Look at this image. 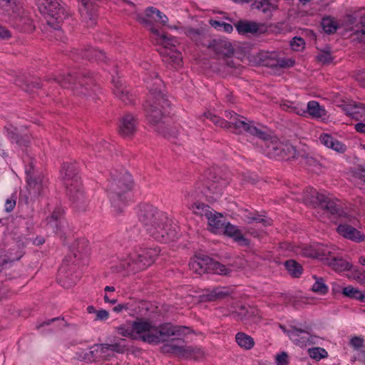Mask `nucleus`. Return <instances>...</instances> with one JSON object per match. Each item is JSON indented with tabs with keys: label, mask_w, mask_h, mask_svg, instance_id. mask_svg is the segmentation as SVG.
<instances>
[{
	"label": "nucleus",
	"mask_w": 365,
	"mask_h": 365,
	"mask_svg": "<svg viewBox=\"0 0 365 365\" xmlns=\"http://www.w3.org/2000/svg\"><path fill=\"white\" fill-rule=\"evenodd\" d=\"M138 215L146 232L157 240L167 242L177 238V226L166 213L150 205H143L140 206Z\"/></svg>",
	"instance_id": "1"
},
{
	"label": "nucleus",
	"mask_w": 365,
	"mask_h": 365,
	"mask_svg": "<svg viewBox=\"0 0 365 365\" xmlns=\"http://www.w3.org/2000/svg\"><path fill=\"white\" fill-rule=\"evenodd\" d=\"M134 339L142 340L150 344H158L168 341L171 336H179L185 327H176L166 324L156 327L148 320L138 318L133 321Z\"/></svg>",
	"instance_id": "2"
},
{
	"label": "nucleus",
	"mask_w": 365,
	"mask_h": 365,
	"mask_svg": "<svg viewBox=\"0 0 365 365\" xmlns=\"http://www.w3.org/2000/svg\"><path fill=\"white\" fill-rule=\"evenodd\" d=\"M150 78L153 79V83L149 82V78H145V81L148 83L151 97L146 101L144 108L148 122L155 125L162 120L168 112L167 108L169 107V103L163 93L162 81L155 72L150 73Z\"/></svg>",
	"instance_id": "3"
},
{
	"label": "nucleus",
	"mask_w": 365,
	"mask_h": 365,
	"mask_svg": "<svg viewBox=\"0 0 365 365\" xmlns=\"http://www.w3.org/2000/svg\"><path fill=\"white\" fill-rule=\"evenodd\" d=\"M135 19L137 21L148 27L151 34L153 40L160 45L167 47L169 45L175 46L177 43V39L174 37H169L164 34H161L159 30L153 26V22L162 24L163 26H168L170 29H178L175 26H168V16L160 11L155 7L150 6L146 9L144 14L135 13Z\"/></svg>",
	"instance_id": "4"
},
{
	"label": "nucleus",
	"mask_w": 365,
	"mask_h": 365,
	"mask_svg": "<svg viewBox=\"0 0 365 365\" xmlns=\"http://www.w3.org/2000/svg\"><path fill=\"white\" fill-rule=\"evenodd\" d=\"M226 118L229 120L227 121L220 118L211 113H205V117L212 121L216 125L231 129L236 133H248L259 138H266V132L261 128L255 125L252 121H247V119L243 116H240L234 111H226Z\"/></svg>",
	"instance_id": "5"
},
{
	"label": "nucleus",
	"mask_w": 365,
	"mask_h": 365,
	"mask_svg": "<svg viewBox=\"0 0 365 365\" xmlns=\"http://www.w3.org/2000/svg\"><path fill=\"white\" fill-rule=\"evenodd\" d=\"M133 184L132 177L126 171L115 175L109 182L108 196L113 211L116 215L123 212L126 205V195L133 187Z\"/></svg>",
	"instance_id": "6"
},
{
	"label": "nucleus",
	"mask_w": 365,
	"mask_h": 365,
	"mask_svg": "<svg viewBox=\"0 0 365 365\" xmlns=\"http://www.w3.org/2000/svg\"><path fill=\"white\" fill-rule=\"evenodd\" d=\"M61 176L63 178L67 195L71 200L78 209L84 210L87 205L88 200L83 190H81V184L79 178L77 176L76 165L64 163L61 170Z\"/></svg>",
	"instance_id": "7"
},
{
	"label": "nucleus",
	"mask_w": 365,
	"mask_h": 365,
	"mask_svg": "<svg viewBox=\"0 0 365 365\" xmlns=\"http://www.w3.org/2000/svg\"><path fill=\"white\" fill-rule=\"evenodd\" d=\"M39 11L47 15V23L55 30L56 36L61 37L60 23L67 16L66 9L58 0H36Z\"/></svg>",
	"instance_id": "8"
},
{
	"label": "nucleus",
	"mask_w": 365,
	"mask_h": 365,
	"mask_svg": "<svg viewBox=\"0 0 365 365\" xmlns=\"http://www.w3.org/2000/svg\"><path fill=\"white\" fill-rule=\"evenodd\" d=\"M159 254L160 250L157 247L140 249L130 253L121 265L123 269L130 268L132 271L138 272L153 264Z\"/></svg>",
	"instance_id": "9"
},
{
	"label": "nucleus",
	"mask_w": 365,
	"mask_h": 365,
	"mask_svg": "<svg viewBox=\"0 0 365 365\" xmlns=\"http://www.w3.org/2000/svg\"><path fill=\"white\" fill-rule=\"evenodd\" d=\"M190 269L202 274L205 272H213L221 275H227L231 269L225 265L210 259L208 257H195L189 263Z\"/></svg>",
	"instance_id": "10"
},
{
	"label": "nucleus",
	"mask_w": 365,
	"mask_h": 365,
	"mask_svg": "<svg viewBox=\"0 0 365 365\" xmlns=\"http://www.w3.org/2000/svg\"><path fill=\"white\" fill-rule=\"evenodd\" d=\"M265 147V153L269 158H289L295 154L294 148L289 145L284 144L277 137L269 136L266 133V138H260Z\"/></svg>",
	"instance_id": "11"
},
{
	"label": "nucleus",
	"mask_w": 365,
	"mask_h": 365,
	"mask_svg": "<svg viewBox=\"0 0 365 365\" xmlns=\"http://www.w3.org/2000/svg\"><path fill=\"white\" fill-rule=\"evenodd\" d=\"M56 81L64 88L73 90L77 95H86L88 93V88L84 86H90L93 84L91 78L86 77L73 76L68 73L66 76H58Z\"/></svg>",
	"instance_id": "12"
},
{
	"label": "nucleus",
	"mask_w": 365,
	"mask_h": 365,
	"mask_svg": "<svg viewBox=\"0 0 365 365\" xmlns=\"http://www.w3.org/2000/svg\"><path fill=\"white\" fill-rule=\"evenodd\" d=\"M227 185V182L225 179L215 175L210 176L207 179L205 189L199 191L196 190L190 197L195 196L197 197L202 194L205 195L206 197L216 200L221 195L223 188Z\"/></svg>",
	"instance_id": "13"
},
{
	"label": "nucleus",
	"mask_w": 365,
	"mask_h": 365,
	"mask_svg": "<svg viewBox=\"0 0 365 365\" xmlns=\"http://www.w3.org/2000/svg\"><path fill=\"white\" fill-rule=\"evenodd\" d=\"M11 21L13 26L21 32L29 33L35 29L29 12L21 7L17 9Z\"/></svg>",
	"instance_id": "14"
},
{
	"label": "nucleus",
	"mask_w": 365,
	"mask_h": 365,
	"mask_svg": "<svg viewBox=\"0 0 365 365\" xmlns=\"http://www.w3.org/2000/svg\"><path fill=\"white\" fill-rule=\"evenodd\" d=\"M312 197L315 199L312 200L313 202H318L323 209L327 210L332 215L341 216L343 211L341 210L338 201L332 200L329 197L318 192L316 190L312 189Z\"/></svg>",
	"instance_id": "15"
},
{
	"label": "nucleus",
	"mask_w": 365,
	"mask_h": 365,
	"mask_svg": "<svg viewBox=\"0 0 365 365\" xmlns=\"http://www.w3.org/2000/svg\"><path fill=\"white\" fill-rule=\"evenodd\" d=\"M289 339L297 346L304 347L314 344V338L308 332L302 329H292L289 331H284Z\"/></svg>",
	"instance_id": "16"
},
{
	"label": "nucleus",
	"mask_w": 365,
	"mask_h": 365,
	"mask_svg": "<svg viewBox=\"0 0 365 365\" xmlns=\"http://www.w3.org/2000/svg\"><path fill=\"white\" fill-rule=\"evenodd\" d=\"M26 182L30 195L34 196L39 195L43 189V180L41 176H36L31 172V168L26 170Z\"/></svg>",
	"instance_id": "17"
},
{
	"label": "nucleus",
	"mask_w": 365,
	"mask_h": 365,
	"mask_svg": "<svg viewBox=\"0 0 365 365\" xmlns=\"http://www.w3.org/2000/svg\"><path fill=\"white\" fill-rule=\"evenodd\" d=\"M178 343L179 341H171L169 344H165L163 347V351L184 358H189L192 356L194 350L192 347L179 344Z\"/></svg>",
	"instance_id": "18"
},
{
	"label": "nucleus",
	"mask_w": 365,
	"mask_h": 365,
	"mask_svg": "<svg viewBox=\"0 0 365 365\" xmlns=\"http://www.w3.org/2000/svg\"><path fill=\"white\" fill-rule=\"evenodd\" d=\"M309 116L316 120L325 121L328 119L327 112L324 107L316 101H309L306 106V117Z\"/></svg>",
	"instance_id": "19"
},
{
	"label": "nucleus",
	"mask_w": 365,
	"mask_h": 365,
	"mask_svg": "<svg viewBox=\"0 0 365 365\" xmlns=\"http://www.w3.org/2000/svg\"><path fill=\"white\" fill-rule=\"evenodd\" d=\"M331 253L329 249L320 243H313L309 246H305L302 250V254L306 257L317 258L325 257Z\"/></svg>",
	"instance_id": "20"
},
{
	"label": "nucleus",
	"mask_w": 365,
	"mask_h": 365,
	"mask_svg": "<svg viewBox=\"0 0 365 365\" xmlns=\"http://www.w3.org/2000/svg\"><path fill=\"white\" fill-rule=\"evenodd\" d=\"M137 120L130 113L125 114L119 124V133L123 136H130L136 130Z\"/></svg>",
	"instance_id": "21"
},
{
	"label": "nucleus",
	"mask_w": 365,
	"mask_h": 365,
	"mask_svg": "<svg viewBox=\"0 0 365 365\" xmlns=\"http://www.w3.org/2000/svg\"><path fill=\"white\" fill-rule=\"evenodd\" d=\"M337 232L344 237L356 242H361L365 239L364 235L356 228L346 224L339 225L337 227Z\"/></svg>",
	"instance_id": "22"
},
{
	"label": "nucleus",
	"mask_w": 365,
	"mask_h": 365,
	"mask_svg": "<svg viewBox=\"0 0 365 365\" xmlns=\"http://www.w3.org/2000/svg\"><path fill=\"white\" fill-rule=\"evenodd\" d=\"M177 43L178 42L175 46L169 45L167 47L163 46L166 50L163 53V61L174 68H178L182 66V57L181 53L172 49V48L175 47Z\"/></svg>",
	"instance_id": "23"
},
{
	"label": "nucleus",
	"mask_w": 365,
	"mask_h": 365,
	"mask_svg": "<svg viewBox=\"0 0 365 365\" xmlns=\"http://www.w3.org/2000/svg\"><path fill=\"white\" fill-rule=\"evenodd\" d=\"M221 232H224L227 236L232 237L241 246H248L250 245L249 240L242 235L241 231L236 226L229 222H224V227Z\"/></svg>",
	"instance_id": "24"
},
{
	"label": "nucleus",
	"mask_w": 365,
	"mask_h": 365,
	"mask_svg": "<svg viewBox=\"0 0 365 365\" xmlns=\"http://www.w3.org/2000/svg\"><path fill=\"white\" fill-rule=\"evenodd\" d=\"M115 95L125 104L133 103L135 101V96L130 93L128 88L123 85L120 80H113Z\"/></svg>",
	"instance_id": "25"
},
{
	"label": "nucleus",
	"mask_w": 365,
	"mask_h": 365,
	"mask_svg": "<svg viewBox=\"0 0 365 365\" xmlns=\"http://www.w3.org/2000/svg\"><path fill=\"white\" fill-rule=\"evenodd\" d=\"M344 110L346 115L355 118L358 120H365V105L362 103H357L356 102H351L348 104L344 105Z\"/></svg>",
	"instance_id": "26"
},
{
	"label": "nucleus",
	"mask_w": 365,
	"mask_h": 365,
	"mask_svg": "<svg viewBox=\"0 0 365 365\" xmlns=\"http://www.w3.org/2000/svg\"><path fill=\"white\" fill-rule=\"evenodd\" d=\"M319 140L322 145L338 153H344L346 150V145L329 133L321 134Z\"/></svg>",
	"instance_id": "27"
},
{
	"label": "nucleus",
	"mask_w": 365,
	"mask_h": 365,
	"mask_svg": "<svg viewBox=\"0 0 365 365\" xmlns=\"http://www.w3.org/2000/svg\"><path fill=\"white\" fill-rule=\"evenodd\" d=\"M207 215L208 216L206 219L207 220L210 230L215 233L221 232L225 222L223 216L218 212H213V210L210 213H207Z\"/></svg>",
	"instance_id": "28"
},
{
	"label": "nucleus",
	"mask_w": 365,
	"mask_h": 365,
	"mask_svg": "<svg viewBox=\"0 0 365 365\" xmlns=\"http://www.w3.org/2000/svg\"><path fill=\"white\" fill-rule=\"evenodd\" d=\"M240 34H256L259 31V24L254 21H240L235 24Z\"/></svg>",
	"instance_id": "29"
},
{
	"label": "nucleus",
	"mask_w": 365,
	"mask_h": 365,
	"mask_svg": "<svg viewBox=\"0 0 365 365\" xmlns=\"http://www.w3.org/2000/svg\"><path fill=\"white\" fill-rule=\"evenodd\" d=\"M282 110L306 117V107L302 103L286 101L280 104Z\"/></svg>",
	"instance_id": "30"
},
{
	"label": "nucleus",
	"mask_w": 365,
	"mask_h": 365,
	"mask_svg": "<svg viewBox=\"0 0 365 365\" xmlns=\"http://www.w3.org/2000/svg\"><path fill=\"white\" fill-rule=\"evenodd\" d=\"M94 350L93 351L100 352L103 354L107 351H112L117 353H123L125 350V346L118 343L114 344H96L93 347Z\"/></svg>",
	"instance_id": "31"
},
{
	"label": "nucleus",
	"mask_w": 365,
	"mask_h": 365,
	"mask_svg": "<svg viewBox=\"0 0 365 365\" xmlns=\"http://www.w3.org/2000/svg\"><path fill=\"white\" fill-rule=\"evenodd\" d=\"M4 130L6 136L11 140L12 142H16L20 146H27L29 140L24 138H19L16 128L12 125L9 124L4 127Z\"/></svg>",
	"instance_id": "32"
},
{
	"label": "nucleus",
	"mask_w": 365,
	"mask_h": 365,
	"mask_svg": "<svg viewBox=\"0 0 365 365\" xmlns=\"http://www.w3.org/2000/svg\"><path fill=\"white\" fill-rule=\"evenodd\" d=\"M214 49L217 54L224 57L233 53V48L231 43L225 40H219L215 42Z\"/></svg>",
	"instance_id": "33"
},
{
	"label": "nucleus",
	"mask_w": 365,
	"mask_h": 365,
	"mask_svg": "<svg viewBox=\"0 0 365 365\" xmlns=\"http://www.w3.org/2000/svg\"><path fill=\"white\" fill-rule=\"evenodd\" d=\"M235 339L237 344L245 349H250L254 346V339L243 332L237 333Z\"/></svg>",
	"instance_id": "34"
},
{
	"label": "nucleus",
	"mask_w": 365,
	"mask_h": 365,
	"mask_svg": "<svg viewBox=\"0 0 365 365\" xmlns=\"http://www.w3.org/2000/svg\"><path fill=\"white\" fill-rule=\"evenodd\" d=\"M18 8L19 7L15 4L14 0H0V9L5 15L11 18L17 12Z\"/></svg>",
	"instance_id": "35"
},
{
	"label": "nucleus",
	"mask_w": 365,
	"mask_h": 365,
	"mask_svg": "<svg viewBox=\"0 0 365 365\" xmlns=\"http://www.w3.org/2000/svg\"><path fill=\"white\" fill-rule=\"evenodd\" d=\"M189 207L195 214L205 216L206 218L208 216L207 213H210L212 211V209L208 205L200 202L190 203Z\"/></svg>",
	"instance_id": "36"
},
{
	"label": "nucleus",
	"mask_w": 365,
	"mask_h": 365,
	"mask_svg": "<svg viewBox=\"0 0 365 365\" xmlns=\"http://www.w3.org/2000/svg\"><path fill=\"white\" fill-rule=\"evenodd\" d=\"M342 293L346 297L358 299L361 302H364L365 295L362 292L352 286H347L343 289Z\"/></svg>",
	"instance_id": "37"
},
{
	"label": "nucleus",
	"mask_w": 365,
	"mask_h": 365,
	"mask_svg": "<svg viewBox=\"0 0 365 365\" xmlns=\"http://www.w3.org/2000/svg\"><path fill=\"white\" fill-rule=\"evenodd\" d=\"M81 56L83 58L96 59L98 61H104L106 58L103 52L93 48H88L83 51Z\"/></svg>",
	"instance_id": "38"
},
{
	"label": "nucleus",
	"mask_w": 365,
	"mask_h": 365,
	"mask_svg": "<svg viewBox=\"0 0 365 365\" xmlns=\"http://www.w3.org/2000/svg\"><path fill=\"white\" fill-rule=\"evenodd\" d=\"M285 267L289 273L294 277H299L302 273V267L294 260H287Z\"/></svg>",
	"instance_id": "39"
},
{
	"label": "nucleus",
	"mask_w": 365,
	"mask_h": 365,
	"mask_svg": "<svg viewBox=\"0 0 365 365\" xmlns=\"http://www.w3.org/2000/svg\"><path fill=\"white\" fill-rule=\"evenodd\" d=\"M117 331L123 336L134 339L133 322L119 326L117 328Z\"/></svg>",
	"instance_id": "40"
},
{
	"label": "nucleus",
	"mask_w": 365,
	"mask_h": 365,
	"mask_svg": "<svg viewBox=\"0 0 365 365\" xmlns=\"http://www.w3.org/2000/svg\"><path fill=\"white\" fill-rule=\"evenodd\" d=\"M331 265L338 272L349 270L351 267V264L343 259H334Z\"/></svg>",
	"instance_id": "41"
},
{
	"label": "nucleus",
	"mask_w": 365,
	"mask_h": 365,
	"mask_svg": "<svg viewBox=\"0 0 365 365\" xmlns=\"http://www.w3.org/2000/svg\"><path fill=\"white\" fill-rule=\"evenodd\" d=\"M252 8L262 11L264 14H270L272 6L267 0H258L252 4Z\"/></svg>",
	"instance_id": "42"
},
{
	"label": "nucleus",
	"mask_w": 365,
	"mask_h": 365,
	"mask_svg": "<svg viewBox=\"0 0 365 365\" xmlns=\"http://www.w3.org/2000/svg\"><path fill=\"white\" fill-rule=\"evenodd\" d=\"M322 26L324 32L327 34H333L337 29L336 23L330 17H325L322 19Z\"/></svg>",
	"instance_id": "43"
},
{
	"label": "nucleus",
	"mask_w": 365,
	"mask_h": 365,
	"mask_svg": "<svg viewBox=\"0 0 365 365\" xmlns=\"http://www.w3.org/2000/svg\"><path fill=\"white\" fill-rule=\"evenodd\" d=\"M308 353L311 358L316 360H320L327 357L328 356L327 351L324 349L320 347L309 349Z\"/></svg>",
	"instance_id": "44"
},
{
	"label": "nucleus",
	"mask_w": 365,
	"mask_h": 365,
	"mask_svg": "<svg viewBox=\"0 0 365 365\" xmlns=\"http://www.w3.org/2000/svg\"><path fill=\"white\" fill-rule=\"evenodd\" d=\"M314 277L316 281L312 285V291L320 294H325L328 292V287L324 284L323 279L317 278L315 276Z\"/></svg>",
	"instance_id": "45"
},
{
	"label": "nucleus",
	"mask_w": 365,
	"mask_h": 365,
	"mask_svg": "<svg viewBox=\"0 0 365 365\" xmlns=\"http://www.w3.org/2000/svg\"><path fill=\"white\" fill-rule=\"evenodd\" d=\"M61 215V212L60 210L54 211L51 215L49 221L48 222V226L49 228L53 230L55 232H58V223L59 218Z\"/></svg>",
	"instance_id": "46"
},
{
	"label": "nucleus",
	"mask_w": 365,
	"mask_h": 365,
	"mask_svg": "<svg viewBox=\"0 0 365 365\" xmlns=\"http://www.w3.org/2000/svg\"><path fill=\"white\" fill-rule=\"evenodd\" d=\"M294 64V61L292 58H279L271 66L279 68H290Z\"/></svg>",
	"instance_id": "47"
},
{
	"label": "nucleus",
	"mask_w": 365,
	"mask_h": 365,
	"mask_svg": "<svg viewBox=\"0 0 365 365\" xmlns=\"http://www.w3.org/2000/svg\"><path fill=\"white\" fill-rule=\"evenodd\" d=\"M248 223L257 222L263 224L264 226L270 225L272 220L269 218L255 215V217H249Z\"/></svg>",
	"instance_id": "48"
},
{
	"label": "nucleus",
	"mask_w": 365,
	"mask_h": 365,
	"mask_svg": "<svg viewBox=\"0 0 365 365\" xmlns=\"http://www.w3.org/2000/svg\"><path fill=\"white\" fill-rule=\"evenodd\" d=\"M304 41L300 37H294L290 43L292 49L294 51H301L304 47Z\"/></svg>",
	"instance_id": "49"
},
{
	"label": "nucleus",
	"mask_w": 365,
	"mask_h": 365,
	"mask_svg": "<svg viewBox=\"0 0 365 365\" xmlns=\"http://www.w3.org/2000/svg\"><path fill=\"white\" fill-rule=\"evenodd\" d=\"M317 58L322 63H329L332 61L331 54L329 51H321L317 56Z\"/></svg>",
	"instance_id": "50"
},
{
	"label": "nucleus",
	"mask_w": 365,
	"mask_h": 365,
	"mask_svg": "<svg viewBox=\"0 0 365 365\" xmlns=\"http://www.w3.org/2000/svg\"><path fill=\"white\" fill-rule=\"evenodd\" d=\"M181 30H182V33L185 34L187 36L192 38L197 36L200 34L198 29H195L193 28H190V27L182 28V29H181Z\"/></svg>",
	"instance_id": "51"
},
{
	"label": "nucleus",
	"mask_w": 365,
	"mask_h": 365,
	"mask_svg": "<svg viewBox=\"0 0 365 365\" xmlns=\"http://www.w3.org/2000/svg\"><path fill=\"white\" fill-rule=\"evenodd\" d=\"M225 295H226V294L225 292L220 290V289L216 288V289H213L211 292V293L208 295V299L212 301V300H215V299H217V298L223 297Z\"/></svg>",
	"instance_id": "52"
},
{
	"label": "nucleus",
	"mask_w": 365,
	"mask_h": 365,
	"mask_svg": "<svg viewBox=\"0 0 365 365\" xmlns=\"http://www.w3.org/2000/svg\"><path fill=\"white\" fill-rule=\"evenodd\" d=\"M276 362L277 365H287L288 355L285 352H282L276 356Z\"/></svg>",
	"instance_id": "53"
},
{
	"label": "nucleus",
	"mask_w": 365,
	"mask_h": 365,
	"mask_svg": "<svg viewBox=\"0 0 365 365\" xmlns=\"http://www.w3.org/2000/svg\"><path fill=\"white\" fill-rule=\"evenodd\" d=\"M212 26H219L222 28V30L225 32L230 33L232 31L233 28L232 26L227 23H220L219 21H215L212 24Z\"/></svg>",
	"instance_id": "54"
},
{
	"label": "nucleus",
	"mask_w": 365,
	"mask_h": 365,
	"mask_svg": "<svg viewBox=\"0 0 365 365\" xmlns=\"http://www.w3.org/2000/svg\"><path fill=\"white\" fill-rule=\"evenodd\" d=\"M350 344L353 347L359 349L363 346V339L360 337L355 336L351 339Z\"/></svg>",
	"instance_id": "55"
},
{
	"label": "nucleus",
	"mask_w": 365,
	"mask_h": 365,
	"mask_svg": "<svg viewBox=\"0 0 365 365\" xmlns=\"http://www.w3.org/2000/svg\"><path fill=\"white\" fill-rule=\"evenodd\" d=\"M109 317L108 312L105 309H101L96 312V320H106Z\"/></svg>",
	"instance_id": "56"
},
{
	"label": "nucleus",
	"mask_w": 365,
	"mask_h": 365,
	"mask_svg": "<svg viewBox=\"0 0 365 365\" xmlns=\"http://www.w3.org/2000/svg\"><path fill=\"white\" fill-rule=\"evenodd\" d=\"M16 205V200L15 199H7L5 202V210L6 212H11L14 210Z\"/></svg>",
	"instance_id": "57"
},
{
	"label": "nucleus",
	"mask_w": 365,
	"mask_h": 365,
	"mask_svg": "<svg viewBox=\"0 0 365 365\" xmlns=\"http://www.w3.org/2000/svg\"><path fill=\"white\" fill-rule=\"evenodd\" d=\"M11 34L10 31L6 29L5 27L0 26V38L7 39L10 38Z\"/></svg>",
	"instance_id": "58"
},
{
	"label": "nucleus",
	"mask_w": 365,
	"mask_h": 365,
	"mask_svg": "<svg viewBox=\"0 0 365 365\" xmlns=\"http://www.w3.org/2000/svg\"><path fill=\"white\" fill-rule=\"evenodd\" d=\"M222 61H223V63L228 68H235L236 67V63L234 62L233 59L230 58V56H225Z\"/></svg>",
	"instance_id": "59"
},
{
	"label": "nucleus",
	"mask_w": 365,
	"mask_h": 365,
	"mask_svg": "<svg viewBox=\"0 0 365 365\" xmlns=\"http://www.w3.org/2000/svg\"><path fill=\"white\" fill-rule=\"evenodd\" d=\"M355 130L360 133L365 134V123L360 122L354 125Z\"/></svg>",
	"instance_id": "60"
},
{
	"label": "nucleus",
	"mask_w": 365,
	"mask_h": 365,
	"mask_svg": "<svg viewBox=\"0 0 365 365\" xmlns=\"http://www.w3.org/2000/svg\"><path fill=\"white\" fill-rule=\"evenodd\" d=\"M360 29H356V33L357 34H361V36H365V19H361L360 21Z\"/></svg>",
	"instance_id": "61"
},
{
	"label": "nucleus",
	"mask_w": 365,
	"mask_h": 365,
	"mask_svg": "<svg viewBox=\"0 0 365 365\" xmlns=\"http://www.w3.org/2000/svg\"><path fill=\"white\" fill-rule=\"evenodd\" d=\"M79 1L81 4L82 8H81V10L84 9V11H87L91 4V0H79Z\"/></svg>",
	"instance_id": "62"
},
{
	"label": "nucleus",
	"mask_w": 365,
	"mask_h": 365,
	"mask_svg": "<svg viewBox=\"0 0 365 365\" xmlns=\"http://www.w3.org/2000/svg\"><path fill=\"white\" fill-rule=\"evenodd\" d=\"M256 311L254 308H250V310L247 311V314H245L240 319L242 320H247L250 316L254 315Z\"/></svg>",
	"instance_id": "63"
},
{
	"label": "nucleus",
	"mask_w": 365,
	"mask_h": 365,
	"mask_svg": "<svg viewBox=\"0 0 365 365\" xmlns=\"http://www.w3.org/2000/svg\"><path fill=\"white\" fill-rule=\"evenodd\" d=\"M124 308H125V307L123 305V304H118L117 306H115L114 308H113V311L115 312H121Z\"/></svg>",
	"instance_id": "64"
}]
</instances>
